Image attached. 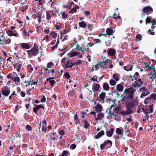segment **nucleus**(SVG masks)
<instances>
[{
  "label": "nucleus",
  "mask_w": 156,
  "mask_h": 156,
  "mask_svg": "<svg viewBox=\"0 0 156 156\" xmlns=\"http://www.w3.org/2000/svg\"><path fill=\"white\" fill-rule=\"evenodd\" d=\"M103 144L105 145H108V147H110L112 145V142L110 140H105Z\"/></svg>",
  "instance_id": "a878e982"
},
{
  "label": "nucleus",
  "mask_w": 156,
  "mask_h": 156,
  "mask_svg": "<svg viewBox=\"0 0 156 156\" xmlns=\"http://www.w3.org/2000/svg\"><path fill=\"white\" fill-rule=\"evenodd\" d=\"M64 76L66 79H69L70 77V76L69 74V73L68 72L64 74Z\"/></svg>",
  "instance_id": "4d7b16f0"
},
{
  "label": "nucleus",
  "mask_w": 156,
  "mask_h": 156,
  "mask_svg": "<svg viewBox=\"0 0 156 156\" xmlns=\"http://www.w3.org/2000/svg\"><path fill=\"white\" fill-rule=\"evenodd\" d=\"M2 94L6 97H7L10 93V90L8 89H5L3 90H2Z\"/></svg>",
  "instance_id": "f3484780"
},
{
  "label": "nucleus",
  "mask_w": 156,
  "mask_h": 156,
  "mask_svg": "<svg viewBox=\"0 0 156 156\" xmlns=\"http://www.w3.org/2000/svg\"><path fill=\"white\" fill-rule=\"evenodd\" d=\"M105 134V132L104 131L102 130L101 132L98 133V134L95 136V138L96 139H98L101 136Z\"/></svg>",
  "instance_id": "412c9836"
},
{
  "label": "nucleus",
  "mask_w": 156,
  "mask_h": 156,
  "mask_svg": "<svg viewBox=\"0 0 156 156\" xmlns=\"http://www.w3.org/2000/svg\"><path fill=\"white\" fill-rule=\"evenodd\" d=\"M120 108V107L118 106H115V105H112L110 107L108 114L111 115H112L113 116H117Z\"/></svg>",
  "instance_id": "20e7f679"
},
{
  "label": "nucleus",
  "mask_w": 156,
  "mask_h": 156,
  "mask_svg": "<svg viewBox=\"0 0 156 156\" xmlns=\"http://www.w3.org/2000/svg\"><path fill=\"white\" fill-rule=\"evenodd\" d=\"M153 105H150L149 107V109H145L144 110V111H147L149 113H151L153 111V109L152 108Z\"/></svg>",
  "instance_id": "72a5a7b5"
},
{
  "label": "nucleus",
  "mask_w": 156,
  "mask_h": 156,
  "mask_svg": "<svg viewBox=\"0 0 156 156\" xmlns=\"http://www.w3.org/2000/svg\"><path fill=\"white\" fill-rule=\"evenodd\" d=\"M114 129L113 128H111L110 130H108L106 133L107 136L108 137H111L112 135Z\"/></svg>",
  "instance_id": "2eb2a0df"
},
{
  "label": "nucleus",
  "mask_w": 156,
  "mask_h": 156,
  "mask_svg": "<svg viewBox=\"0 0 156 156\" xmlns=\"http://www.w3.org/2000/svg\"><path fill=\"white\" fill-rule=\"evenodd\" d=\"M106 32L108 34V35L109 36L113 35L114 31H113L112 29L110 28H108L107 29Z\"/></svg>",
  "instance_id": "a211bd4d"
},
{
  "label": "nucleus",
  "mask_w": 156,
  "mask_h": 156,
  "mask_svg": "<svg viewBox=\"0 0 156 156\" xmlns=\"http://www.w3.org/2000/svg\"><path fill=\"white\" fill-rule=\"evenodd\" d=\"M59 134L61 135H63L64 134V131L62 130H60L58 132Z\"/></svg>",
  "instance_id": "338daca9"
},
{
  "label": "nucleus",
  "mask_w": 156,
  "mask_h": 156,
  "mask_svg": "<svg viewBox=\"0 0 156 156\" xmlns=\"http://www.w3.org/2000/svg\"><path fill=\"white\" fill-rule=\"evenodd\" d=\"M111 58V59H108L106 58V57H105L104 58L101 60L99 62H98L96 65H95V68H98L99 65L101 66V68H113V66L112 64V57Z\"/></svg>",
  "instance_id": "f257e3e1"
},
{
  "label": "nucleus",
  "mask_w": 156,
  "mask_h": 156,
  "mask_svg": "<svg viewBox=\"0 0 156 156\" xmlns=\"http://www.w3.org/2000/svg\"><path fill=\"white\" fill-rule=\"evenodd\" d=\"M135 92V90L132 87L125 89L124 91V93L129 96V99H132L133 98V94Z\"/></svg>",
  "instance_id": "423d86ee"
},
{
  "label": "nucleus",
  "mask_w": 156,
  "mask_h": 156,
  "mask_svg": "<svg viewBox=\"0 0 156 156\" xmlns=\"http://www.w3.org/2000/svg\"><path fill=\"white\" fill-rule=\"evenodd\" d=\"M50 34L52 35L53 37L55 39L56 38L57 36V33L54 31L50 33Z\"/></svg>",
  "instance_id": "49530a36"
},
{
  "label": "nucleus",
  "mask_w": 156,
  "mask_h": 156,
  "mask_svg": "<svg viewBox=\"0 0 156 156\" xmlns=\"http://www.w3.org/2000/svg\"><path fill=\"white\" fill-rule=\"evenodd\" d=\"M12 136L13 137L16 138L18 137L20 138V136L19 135L18 133H16L13 134Z\"/></svg>",
  "instance_id": "052dcab7"
},
{
  "label": "nucleus",
  "mask_w": 156,
  "mask_h": 156,
  "mask_svg": "<svg viewBox=\"0 0 156 156\" xmlns=\"http://www.w3.org/2000/svg\"><path fill=\"white\" fill-rule=\"evenodd\" d=\"M79 26L80 27L85 28L86 27L87 24L84 21H82L79 23Z\"/></svg>",
  "instance_id": "4be33fe9"
},
{
  "label": "nucleus",
  "mask_w": 156,
  "mask_h": 156,
  "mask_svg": "<svg viewBox=\"0 0 156 156\" xmlns=\"http://www.w3.org/2000/svg\"><path fill=\"white\" fill-rule=\"evenodd\" d=\"M13 81L16 83H19L20 81V80L19 77L16 76L14 78Z\"/></svg>",
  "instance_id": "a18cd8bd"
},
{
  "label": "nucleus",
  "mask_w": 156,
  "mask_h": 156,
  "mask_svg": "<svg viewBox=\"0 0 156 156\" xmlns=\"http://www.w3.org/2000/svg\"><path fill=\"white\" fill-rule=\"evenodd\" d=\"M104 115L103 113H99L98 115V117L95 119L96 121L101 120L104 117Z\"/></svg>",
  "instance_id": "5701e85b"
},
{
  "label": "nucleus",
  "mask_w": 156,
  "mask_h": 156,
  "mask_svg": "<svg viewBox=\"0 0 156 156\" xmlns=\"http://www.w3.org/2000/svg\"><path fill=\"white\" fill-rule=\"evenodd\" d=\"M143 111L144 112V113L145 114V116L144 117L143 121H145L148 119L149 115H148V114L149 113L147 111L143 110Z\"/></svg>",
  "instance_id": "393cba45"
},
{
  "label": "nucleus",
  "mask_w": 156,
  "mask_h": 156,
  "mask_svg": "<svg viewBox=\"0 0 156 156\" xmlns=\"http://www.w3.org/2000/svg\"><path fill=\"white\" fill-rule=\"evenodd\" d=\"M52 16L51 13H50V12H48V11L46 12V19L48 21L51 19Z\"/></svg>",
  "instance_id": "c85d7f7f"
},
{
  "label": "nucleus",
  "mask_w": 156,
  "mask_h": 156,
  "mask_svg": "<svg viewBox=\"0 0 156 156\" xmlns=\"http://www.w3.org/2000/svg\"><path fill=\"white\" fill-rule=\"evenodd\" d=\"M54 66V64L53 62H51L48 63L46 67H45V68H53Z\"/></svg>",
  "instance_id": "473e14b6"
},
{
  "label": "nucleus",
  "mask_w": 156,
  "mask_h": 156,
  "mask_svg": "<svg viewBox=\"0 0 156 156\" xmlns=\"http://www.w3.org/2000/svg\"><path fill=\"white\" fill-rule=\"evenodd\" d=\"M74 120L75 121V123L76 125L79 122V120L78 119L77 114H76L74 117Z\"/></svg>",
  "instance_id": "ea45409f"
},
{
  "label": "nucleus",
  "mask_w": 156,
  "mask_h": 156,
  "mask_svg": "<svg viewBox=\"0 0 156 156\" xmlns=\"http://www.w3.org/2000/svg\"><path fill=\"white\" fill-rule=\"evenodd\" d=\"M129 99H130L129 97V96L127 95H125L122 98V101H126Z\"/></svg>",
  "instance_id": "de8ad7c7"
},
{
  "label": "nucleus",
  "mask_w": 156,
  "mask_h": 156,
  "mask_svg": "<svg viewBox=\"0 0 156 156\" xmlns=\"http://www.w3.org/2000/svg\"><path fill=\"white\" fill-rule=\"evenodd\" d=\"M140 90L142 92V93L140 96L141 98H143L147 95L149 94V92L144 87H142V88L140 89Z\"/></svg>",
  "instance_id": "6e6552de"
},
{
  "label": "nucleus",
  "mask_w": 156,
  "mask_h": 156,
  "mask_svg": "<svg viewBox=\"0 0 156 156\" xmlns=\"http://www.w3.org/2000/svg\"><path fill=\"white\" fill-rule=\"evenodd\" d=\"M68 152L67 151H64L63 152L62 155L61 156H67V154H68Z\"/></svg>",
  "instance_id": "864d4df0"
},
{
  "label": "nucleus",
  "mask_w": 156,
  "mask_h": 156,
  "mask_svg": "<svg viewBox=\"0 0 156 156\" xmlns=\"http://www.w3.org/2000/svg\"><path fill=\"white\" fill-rule=\"evenodd\" d=\"M21 47L24 49H29L31 48L30 46L27 43H23L21 44Z\"/></svg>",
  "instance_id": "6ab92c4d"
},
{
  "label": "nucleus",
  "mask_w": 156,
  "mask_h": 156,
  "mask_svg": "<svg viewBox=\"0 0 156 156\" xmlns=\"http://www.w3.org/2000/svg\"><path fill=\"white\" fill-rule=\"evenodd\" d=\"M52 78L51 77H50L49 78H47L46 79V80L47 81H49V83L51 84V87H53V85L55 83V81L54 80H52Z\"/></svg>",
  "instance_id": "bb28decb"
},
{
  "label": "nucleus",
  "mask_w": 156,
  "mask_h": 156,
  "mask_svg": "<svg viewBox=\"0 0 156 156\" xmlns=\"http://www.w3.org/2000/svg\"><path fill=\"white\" fill-rule=\"evenodd\" d=\"M131 112L128 110H127L126 111H122L119 113L120 115H122L123 116L126 115L128 114H130Z\"/></svg>",
  "instance_id": "b1692460"
},
{
  "label": "nucleus",
  "mask_w": 156,
  "mask_h": 156,
  "mask_svg": "<svg viewBox=\"0 0 156 156\" xmlns=\"http://www.w3.org/2000/svg\"><path fill=\"white\" fill-rule=\"evenodd\" d=\"M79 8L80 7L79 6L75 5V6L70 10L69 12V13L72 14L76 12L77 11L76 9H79Z\"/></svg>",
  "instance_id": "aec40b11"
},
{
  "label": "nucleus",
  "mask_w": 156,
  "mask_h": 156,
  "mask_svg": "<svg viewBox=\"0 0 156 156\" xmlns=\"http://www.w3.org/2000/svg\"><path fill=\"white\" fill-rule=\"evenodd\" d=\"M62 17L63 19H65L66 18L67 16V15L66 14V13L65 12H63L62 14Z\"/></svg>",
  "instance_id": "e2e57ef3"
},
{
  "label": "nucleus",
  "mask_w": 156,
  "mask_h": 156,
  "mask_svg": "<svg viewBox=\"0 0 156 156\" xmlns=\"http://www.w3.org/2000/svg\"><path fill=\"white\" fill-rule=\"evenodd\" d=\"M151 19L150 17L147 16L146 19V24L149 23H151Z\"/></svg>",
  "instance_id": "8fccbe9b"
},
{
  "label": "nucleus",
  "mask_w": 156,
  "mask_h": 156,
  "mask_svg": "<svg viewBox=\"0 0 156 156\" xmlns=\"http://www.w3.org/2000/svg\"><path fill=\"white\" fill-rule=\"evenodd\" d=\"M46 98L44 96H42L41 98V102L44 103L46 101Z\"/></svg>",
  "instance_id": "0e129e2a"
},
{
  "label": "nucleus",
  "mask_w": 156,
  "mask_h": 156,
  "mask_svg": "<svg viewBox=\"0 0 156 156\" xmlns=\"http://www.w3.org/2000/svg\"><path fill=\"white\" fill-rule=\"evenodd\" d=\"M149 70L151 71L149 78L153 80L156 77V69H148L147 70Z\"/></svg>",
  "instance_id": "0eeeda50"
},
{
  "label": "nucleus",
  "mask_w": 156,
  "mask_h": 156,
  "mask_svg": "<svg viewBox=\"0 0 156 156\" xmlns=\"http://www.w3.org/2000/svg\"><path fill=\"white\" fill-rule=\"evenodd\" d=\"M116 80H114L113 79H112L111 80L109 81V83L112 86H115L116 84Z\"/></svg>",
  "instance_id": "e433bc0d"
},
{
  "label": "nucleus",
  "mask_w": 156,
  "mask_h": 156,
  "mask_svg": "<svg viewBox=\"0 0 156 156\" xmlns=\"http://www.w3.org/2000/svg\"><path fill=\"white\" fill-rule=\"evenodd\" d=\"M107 53L108 55L113 56H114L116 53V51L115 49L110 48L107 51Z\"/></svg>",
  "instance_id": "f8f14e48"
},
{
  "label": "nucleus",
  "mask_w": 156,
  "mask_h": 156,
  "mask_svg": "<svg viewBox=\"0 0 156 156\" xmlns=\"http://www.w3.org/2000/svg\"><path fill=\"white\" fill-rule=\"evenodd\" d=\"M61 62L64 63L66 68H71L75 65V62H73L72 60L66 57L62 58V59Z\"/></svg>",
  "instance_id": "7ed1b4c3"
},
{
  "label": "nucleus",
  "mask_w": 156,
  "mask_h": 156,
  "mask_svg": "<svg viewBox=\"0 0 156 156\" xmlns=\"http://www.w3.org/2000/svg\"><path fill=\"white\" fill-rule=\"evenodd\" d=\"M5 35L4 33L0 32V47L4 46L11 43V39L8 38Z\"/></svg>",
  "instance_id": "f03ea898"
},
{
  "label": "nucleus",
  "mask_w": 156,
  "mask_h": 156,
  "mask_svg": "<svg viewBox=\"0 0 156 156\" xmlns=\"http://www.w3.org/2000/svg\"><path fill=\"white\" fill-rule=\"evenodd\" d=\"M6 33L10 37L14 36L17 37L18 36V34L17 33H14L10 30H8L6 31Z\"/></svg>",
  "instance_id": "ddd939ff"
},
{
  "label": "nucleus",
  "mask_w": 156,
  "mask_h": 156,
  "mask_svg": "<svg viewBox=\"0 0 156 156\" xmlns=\"http://www.w3.org/2000/svg\"><path fill=\"white\" fill-rule=\"evenodd\" d=\"M143 82L141 81V79H139L134 82L133 84V86L135 87L138 88L143 84Z\"/></svg>",
  "instance_id": "9d476101"
},
{
  "label": "nucleus",
  "mask_w": 156,
  "mask_h": 156,
  "mask_svg": "<svg viewBox=\"0 0 156 156\" xmlns=\"http://www.w3.org/2000/svg\"><path fill=\"white\" fill-rule=\"evenodd\" d=\"M116 88L119 91H122L123 90V87L121 84H119L116 86Z\"/></svg>",
  "instance_id": "7c9ffc66"
},
{
  "label": "nucleus",
  "mask_w": 156,
  "mask_h": 156,
  "mask_svg": "<svg viewBox=\"0 0 156 156\" xmlns=\"http://www.w3.org/2000/svg\"><path fill=\"white\" fill-rule=\"evenodd\" d=\"M134 105V104L132 102H128L126 104V107L129 111L131 112H132L131 109L133 108Z\"/></svg>",
  "instance_id": "1a4fd4ad"
},
{
  "label": "nucleus",
  "mask_w": 156,
  "mask_h": 156,
  "mask_svg": "<svg viewBox=\"0 0 156 156\" xmlns=\"http://www.w3.org/2000/svg\"><path fill=\"white\" fill-rule=\"evenodd\" d=\"M76 146L75 144H71L70 146V148L72 150L75 149L76 147Z\"/></svg>",
  "instance_id": "6e6d98bb"
},
{
  "label": "nucleus",
  "mask_w": 156,
  "mask_h": 156,
  "mask_svg": "<svg viewBox=\"0 0 156 156\" xmlns=\"http://www.w3.org/2000/svg\"><path fill=\"white\" fill-rule=\"evenodd\" d=\"M23 36L25 37H26L27 36H29V33L28 32H27L25 29H24L23 30Z\"/></svg>",
  "instance_id": "37998d69"
},
{
  "label": "nucleus",
  "mask_w": 156,
  "mask_h": 156,
  "mask_svg": "<svg viewBox=\"0 0 156 156\" xmlns=\"http://www.w3.org/2000/svg\"><path fill=\"white\" fill-rule=\"evenodd\" d=\"M98 77L96 76H94L93 78H92L91 80L93 81H96L98 83L99 82V81L97 80Z\"/></svg>",
  "instance_id": "09e8293b"
},
{
  "label": "nucleus",
  "mask_w": 156,
  "mask_h": 156,
  "mask_svg": "<svg viewBox=\"0 0 156 156\" xmlns=\"http://www.w3.org/2000/svg\"><path fill=\"white\" fill-rule=\"evenodd\" d=\"M143 66H144V67H145V68H155L154 67L152 64L150 66L149 65L147 64V63L144 62Z\"/></svg>",
  "instance_id": "cd10ccee"
},
{
  "label": "nucleus",
  "mask_w": 156,
  "mask_h": 156,
  "mask_svg": "<svg viewBox=\"0 0 156 156\" xmlns=\"http://www.w3.org/2000/svg\"><path fill=\"white\" fill-rule=\"evenodd\" d=\"M115 118V119L117 121H120L121 119V118L120 116H114Z\"/></svg>",
  "instance_id": "69168bd1"
},
{
  "label": "nucleus",
  "mask_w": 156,
  "mask_h": 156,
  "mask_svg": "<svg viewBox=\"0 0 156 156\" xmlns=\"http://www.w3.org/2000/svg\"><path fill=\"white\" fill-rule=\"evenodd\" d=\"M106 93L105 92H102L99 95V97L100 98L102 101H104L105 98Z\"/></svg>",
  "instance_id": "c756f323"
},
{
  "label": "nucleus",
  "mask_w": 156,
  "mask_h": 156,
  "mask_svg": "<svg viewBox=\"0 0 156 156\" xmlns=\"http://www.w3.org/2000/svg\"><path fill=\"white\" fill-rule=\"evenodd\" d=\"M41 12H38L36 14H33V16H35V18H40V17L41 16Z\"/></svg>",
  "instance_id": "c9c22d12"
},
{
  "label": "nucleus",
  "mask_w": 156,
  "mask_h": 156,
  "mask_svg": "<svg viewBox=\"0 0 156 156\" xmlns=\"http://www.w3.org/2000/svg\"><path fill=\"white\" fill-rule=\"evenodd\" d=\"M116 133L120 135L122 134V132L121 129L119 128H117L115 130Z\"/></svg>",
  "instance_id": "79ce46f5"
},
{
  "label": "nucleus",
  "mask_w": 156,
  "mask_h": 156,
  "mask_svg": "<svg viewBox=\"0 0 156 156\" xmlns=\"http://www.w3.org/2000/svg\"><path fill=\"white\" fill-rule=\"evenodd\" d=\"M142 38V36L140 34H137L136 37V39L139 41L141 40Z\"/></svg>",
  "instance_id": "c03bdc74"
},
{
  "label": "nucleus",
  "mask_w": 156,
  "mask_h": 156,
  "mask_svg": "<svg viewBox=\"0 0 156 156\" xmlns=\"http://www.w3.org/2000/svg\"><path fill=\"white\" fill-rule=\"evenodd\" d=\"M38 48L37 46L34 44L33 48L27 51L28 55L31 56H36L39 53V49H38Z\"/></svg>",
  "instance_id": "39448f33"
},
{
  "label": "nucleus",
  "mask_w": 156,
  "mask_h": 156,
  "mask_svg": "<svg viewBox=\"0 0 156 156\" xmlns=\"http://www.w3.org/2000/svg\"><path fill=\"white\" fill-rule=\"evenodd\" d=\"M100 87V85L99 84H95L94 87V90L96 91H98Z\"/></svg>",
  "instance_id": "58836bf2"
},
{
  "label": "nucleus",
  "mask_w": 156,
  "mask_h": 156,
  "mask_svg": "<svg viewBox=\"0 0 156 156\" xmlns=\"http://www.w3.org/2000/svg\"><path fill=\"white\" fill-rule=\"evenodd\" d=\"M119 74L117 73H115L113 74L112 78L115 80L116 81H118L119 80Z\"/></svg>",
  "instance_id": "f704fd0d"
},
{
  "label": "nucleus",
  "mask_w": 156,
  "mask_h": 156,
  "mask_svg": "<svg viewBox=\"0 0 156 156\" xmlns=\"http://www.w3.org/2000/svg\"><path fill=\"white\" fill-rule=\"evenodd\" d=\"M71 5H70L69 4V3H68L66 5H65L64 6V7L67 9L68 10H69L71 8Z\"/></svg>",
  "instance_id": "3c124183"
},
{
  "label": "nucleus",
  "mask_w": 156,
  "mask_h": 156,
  "mask_svg": "<svg viewBox=\"0 0 156 156\" xmlns=\"http://www.w3.org/2000/svg\"><path fill=\"white\" fill-rule=\"evenodd\" d=\"M103 88L106 90H108L109 89V87L108 84L107 83H105L103 85Z\"/></svg>",
  "instance_id": "4c0bfd02"
},
{
  "label": "nucleus",
  "mask_w": 156,
  "mask_h": 156,
  "mask_svg": "<svg viewBox=\"0 0 156 156\" xmlns=\"http://www.w3.org/2000/svg\"><path fill=\"white\" fill-rule=\"evenodd\" d=\"M95 110L98 112H101L102 111V106L100 104H97L95 107Z\"/></svg>",
  "instance_id": "dca6fc26"
},
{
  "label": "nucleus",
  "mask_w": 156,
  "mask_h": 156,
  "mask_svg": "<svg viewBox=\"0 0 156 156\" xmlns=\"http://www.w3.org/2000/svg\"><path fill=\"white\" fill-rule=\"evenodd\" d=\"M78 50L79 51H81L82 52L87 51L86 48H85L84 47L83 49L81 47H80L79 48Z\"/></svg>",
  "instance_id": "5fc2aeb1"
},
{
  "label": "nucleus",
  "mask_w": 156,
  "mask_h": 156,
  "mask_svg": "<svg viewBox=\"0 0 156 156\" xmlns=\"http://www.w3.org/2000/svg\"><path fill=\"white\" fill-rule=\"evenodd\" d=\"M26 128L29 131H31L32 129V128L31 126L29 125H27L26 127Z\"/></svg>",
  "instance_id": "13d9d810"
},
{
  "label": "nucleus",
  "mask_w": 156,
  "mask_h": 156,
  "mask_svg": "<svg viewBox=\"0 0 156 156\" xmlns=\"http://www.w3.org/2000/svg\"><path fill=\"white\" fill-rule=\"evenodd\" d=\"M153 11V9L150 6H146L144 7L143 9V11L145 13H147L149 12L152 13Z\"/></svg>",
  "instance_id": "9b49d317"
},
{
  "label": "nucleus",
  "mask_w": 156,
  "mask_h": 156,
  "mask_svg": "<svg viewBox=\"0 0 156 156\" xmlns=\"http://www.w3.org/2000/svg\"><path fill=\"white\" fill-rule=\"evenodd\" d=\"M44 39L46 40V42H48V41L49 37L48 35L45 36L44 37V38L43 39V40H44Z\"/></svg>",
  "instance_id": "774afa93"
},
{
  "label": "nucleus",
  "mask_w": 156,
  "mask_h": 156,
  "mask_svg": "<svg viewBox=\"0 0 156 156\" xmlns=\"http://www.w3.org/2000/svg\"><path fill=\"white\" fill-rule=\"evenodd\" d=\"M79 54V52H76L75 51H72L70 53L67 54V57L71 58L74 56H76Z\"/></svg>",
  "instance_id": "4468645a"
},
{
  "label": "nucleus",
  "mask_w": 156,
  "mask_h": 156,
  "mask_svg": "<svg viewBox=\"0 0 156 156\" xmlns=\"http://www.w3.org/2000/svg\"><path fill=\"white\" fill-rule=\"evenodd\" d=\"M151 24L152 25L151 27V29H154V26L155 25V27H156V20H153L151 22Z\"/></svg>",
  "instance_id": "a19ab883"
},
{
  "label": "nucleus",
  "mask_w": 156,
  "mask_h": 156,
  "mask_svg": "<svg viewBox=\"0 0 156 156\" xmlns=\"http://www.w3.org/2000/svg\"><path fill=\"white\" fill-rule=\"evenodd\" d=\"M13 66L14 68H20L22 66V64L17 62V63L14 64Z\"/></svg>",
  "instance_id": "2f4dec72"
},
{
  "label": "nucleus",
  "mask_w": 156,
  "mask_h": 156,
  "mask_svg": "<svg viewBox=\"0 0 156 156\" xmlns=\"http://www.w3.org/2000/svg\"><path fill=\"white\" fill-rule=\"evenodd\" d=\"M84 125L85 128H87L89 126L90 124L89 123L87 122V121H85L84 122Z\"/></svg>",
  "instance_id": "603ef678"
},
{
  "label": "nucleus",
  "mask_w": 156,
  "mask_h": 156,
  "mask_svg": "<svg viewBox=\"0 0 156 156\" xmlns=\"http://www.w3.org/2000/svg\"><path fill=\"white\" fill-rule=\"evenodd\" d=\"M63 32H64L63 33L61 34V35H61V37L60 38V39H62V37H64V35H63L64 34H66L67 33V31L65 29L64 30Z\"/></svg>",
  "instance_id": "bf43d9fd"
},
{
  "label": "nucleus",
  "mask_w": 156,
  "mask_h": 156,
  "mask_svg": "<svg viewBox=\"0 0 156 156\" xmlns=\"http://www.w3.org/2000/svg\"><path fill=\"white\" fill-rule=\"evenodd\" d=\"M36 107L38 110L40 109L41 108H42L43 109H44V107L43 105H38Z\"/></svg>",
  "instance_id": "680f3d73"
}]
</instances>
